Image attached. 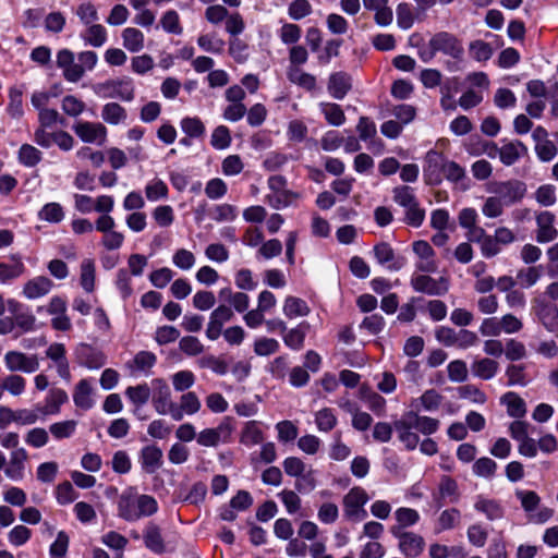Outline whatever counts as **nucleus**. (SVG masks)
<instances>
[{
  "label": "nucleus",
  "instance_id": "21",
  "mask_svg": "<svg viewBox=\"0 0 558 558\" xmlns=\"http://www.w3.org/2000/svg\"><path fill=\"white\" fill-rule=\"evenodd\" d=\"M527 154V147L521 141H510L500 147L499 159L505 166L514 165Z\"/></svg>",
  "mask_w": 558,
  "mask_h": 558
},
{
  "label": "nucleus",
  "instance_id": "5",
  "mask_svg": "<svg viewBox=\"0 0 558 558\" xmlns=\"http://www.w3.org/2000/svg\"><path fill=\"white\" fill-rule=\"evenodd\" d=\"M488 191L496 194L506 206H509L520 202L524 197L526 185L519 180H508L490 183Z\"/></svg>",
  "mask_w": 558,
  "mask_h": 558
},
{
  "label": "nucleus",
  "instance_id": "28",
  "mask_svg": "<svg viewBox=\"0 0 558 558\" xmlns=\"http://www.w3.org/2000/svg\"><path fill=\"white\" fill-rule=\"evenodd\" d=\"M68 393L62 389H51L46 398L45 405L38 408L43 415L58 414L60 407L68 401Z\"/></svg>",
  "mask_w": 558,
  "mask_h": 558
},
{
  "label": "nucleus",
  "instance_id": "63",
  "mask_svg": "<svg viewBox=\"0 0 558 558\" xmlns=\"http://www.w3.org/2000/svg\"><path fill=\"white\" fill-rule=\"evenodd\" d=\"M179 349L189 356H196L203 353L204 345L194 336H185L179 341Z\"/></svg>",
  "mask_w": 558,
  "mask_h": 558
},
{
  "label": "nucleus",
  "instance_id": "49",
  "mask_svg": "<svg viewBox=\"0 0 558 558\" xmlns=\"http://www.w3.org/2000/svg\"><path fill=\"white\" fill-rule=\"evenodd\" d=\"M337 416L329 408H324L316 412L315 423L319 432L328 433L337 425Z\"/></svg>",
  "mask_w": 558,
  "mask_h": 558
},
{
  "label": "nucleus",
  "instance_id": "6",
  "mask_svg": "<svg viewBox=\"0 0 558 558\" xmlns=\"http://www.w3.org/2000/svg\"><path fill=\"white\" fill-rule=\"evenodd\" d=\"M97 95L102 98H119L131 101L134 98V87L131 80H108L94 87Z\"/></svg>",
  "mask_w": 558,
  "mask_h": 558
},
{
  "label": "nucleus",
  "instance_id": "32",
  "mask_svg": "<svg viewBox=\"0 0 558 558\" xmlns=\"http://www.w3.org/2000/svg\"><path fill=\"white\" fill-rule=\"evenodd\" d=\"M438 497L446 502H457L460 498L458 483L452 477L444 475L438 485Z\"/></svg>",
  "mask_w": 558,
  "mask_h": 558
},
{
  "label": "nucleus",
  "instance_id": "36",
  "mask_svg": "<svg viewBox=\"0 0 558 558\" xmlns=\"http://www.w3.org/2000/svg\"><path fill=\"white\" fill-rule=\"evenodd\" d=\"M525 368L524 364H509L505 372L508 378L507 385L525 387L531 381Z\"/></svg>",
  "mask_w": 558,
  "mask_h": 558
},
{
  "label": "nucleus",
  "instance_id": "1",
  "mask_svg": "<svg viewBox=\"0 0 558 558\" xmlns=\"http://www.w3.org/2000/svg\"><path fill=\"white\" fill-rule=\"evenodd\" d=\"M439 425V420L420 415L413 410L404 412L399 420L393 422L398 439L408 450H414L420 444V436L413 432V428H416L424 436H429L438 430Z\"/></svg>",
  "mask_w": 558,
  "mask_h": 558
},
{
  "label": "nucleus",
  "instance_id": "51",
  "mask_svg": "<svg viewBox=\"0 0 558 558\" xmlns=\"http://www.w3.org/2000/svg\"><path fill=\"white\" fill-rule=\"evenodd\" d=\"M542 275V266H531L520 269L517 274V279L522 287L531 288L541 279Z\"/></svg>",
  "mask_w": 558,
  "mask_h": 558
},
{
  "label": "nucleus",
  "instance_id": "53",
  "mask_svg": "<svg viewBox=\"0 0 558 558\" xmlns=\"http://www.w3.org/2000/svg\"><path fill=\"white\" fill-rule=\"evenodd\" d=\"M76 426L77 422L74 420L57 422L49 426V432L56 439L61 440L70 438L75 433Z\"/></svg>",
  "mask_w": 558,
  "mask_h": 558
},
{
  "label": "nucleus",
  "instance_id": "56",
  "mask_svg": "<svg viewBox=\"0 0 558 558\" xmlns=\"http://www.w3.org/2000/svg\"><path fill=\"white\" fill-rule=\"evenodd\" d=\"M347 410L352 414V426L356 430L364 432L369 428L373 417L368 413L359 411V409L350 403H348Z\"/></svg>",
  "mask_w": 558,
  "mask_h": 558
},
{
  "label": "nucleus",
  "instance_id": "42",
  "mask_svg": "<svg viewBox=\"0 0 558 558\" xmlns=\"http://www.w3.org/2000/svg\"><path fill=\"white\" fill-rule=\"evenodd\" d=\"M17 159L23 166L32 168L40 162L41 151L33 145L23 144L19 149Z\"/></svg>",
  "mask_w": 558,
  "mask_h": 558
},
{
  "label": "nucleus",
  "instance_id": "48",
  "mask_svg": "<svg viewBox=\"0 0 558 558\" xmlns=\"http://www.w3.org/2000/svg\"><path fill=\"white\" fill-rule=\"evenodd\" d=\"M177 409L180 411L182 420L184 414L193 415L197 413L201 409V401L195 392L189 391L181 396L180 405H177Z\"/></svg>",
  "mask_w": 558,
  "mask_h": 558
},
{
  "label": "nucleus",
  "instance_id": "4",
  "mask_svg": "<svg viewBox=\"0 0 558 558\" xmlns=\"http://www.w3.org/2000/svg\"><path fill=\"white\" fill-rule=\"evenodd\" d=\"M368 501L367 493L362 487H353L343 497L344 515L351 521H362L367 512L364 506Z\"/></svg>",
  "mask_w": 558,
  "mask_h": 558
},
{
  "label": "nucleus",
  "instance_id": "44",
  "mask_svg": "<svg viewBox=\"0 0 558 558\" xmlns=\"http://www.w3.org/2000/svg\"><path fill=\"white\" fill-rule=\"evenodd\" d=\"M280 343L275 338L259 337L254 341L253 351L257 356H269L279 351Z\"/></svg>",
  "mask_w": 558,
  "mask_h": 558
},
{
  "label": "nucleus",
  "instance_id": "22",
  "mask_svg": "<svg viewBox=\"0 0 558 558\" xmlns=\"http://www.w3.org/2000/svg\"><path fill=\"white\" fill-rule=\"evenodd\" d=\"M472 374L483 380L494 378L499 371V363L490 357H482L471 364Z\"/></svg>",
  "mask_w": 558,
  "mask_h": 558
},
{
  "label": "nucleus",
  "instance_id": "60",
  "mask_svg": "<svg viewBox=\"0 0 558 558\" xmlns=\"http://www.w3.org/2000/svg\"><path fill=\"white\" fill-rule=\"evenodd\" d=\"M322 112L328 123L339 126L344 123L345 117L341 107L337 104H322Z\"/></svg>",
  "mask_w": 558,
  "mask_h": 558
},
{
  "label": "nucleus",
  "instance_id": "43",
  "mask_svg": "<svg viewBox=\"0 0 558 558\" xmlns=\"http://www.w3.org/2000/svg\"><path fill=\"white\" fill-rule=\"evenodd\" d=\"M125 396L136 408H140L148 402L150 388L147 384L130 386L125 390Z\"/></svg>",
  "mask_w": 558,
  "mask_h": 558
},
{
  "label": "nucleus",
  "instance_id": "57",
  "mask_svg": "<svg viewBox=\"0 0 558 558\" xmlns=\"http://www.w3.org/2000/svg\"><path fill=\"white\" fill-rule=\"evenodd\" d=\"M414 21H415V15H414L412 7L407 2L399 3L397 7V24H398V26L402 29H409L413 26Z\"/></svg>",
  "mask_w": 558,
  "mask_h": 558
},
{
  "label": "nucleus",
  "instance_id": "31",
  "mask_svg": "<svg viewBox=\"0 0 558 558\" xmlns=\"http://www.w3.org/2000/svg\"><path fill=\"white\" fill-rule=\"evenodd\" d=\"M73 401L77 408L88 410L94 405L92 398V387L87 379H82L73 392Z\"/></svg>",
  "mask_w": 558,
  "mask_h": 558
},
{
  "label": "nucleus",
  "instance_id": "12",
  "mask_svg": "<svg viewBox=\"0 0 558 558\" xmlns=\"http://www.w3.org/2000/svg\"><path fill=\"white\" fill-rule=\"evenodd\" d=\"M234 316L233 310L221 304L216 307L209 316V322L206 329V336L209 340H217L222 333V327L226 323L230 322Z\"/></svg>",
  "mask_w": 558,
  "mask_h": 558
},
{
  "label": "nucleus",
  "instance_id": "2",
  "mask_svg": "<svg viewBox=\"0 0 558 558\" xmlns=\"http://www.w3.org/2000/svg\"><path fill=\"white\" fill-rule=\"evenodd\" d=\"M118 515L126 522L151 517L158 511L157 500L146 494H138L136 487L125 488L118 498Z\"/></svg>",
  "mask_w": 558,
  "mask_h": 558
},
{
  "label": "nucleus",
  "instance_id": "38",
  "mask_svg": "<svg viewBox=\"0 0 558 558\" xmlns=\"http://www.w3.org/2000/svg\"><path fill=\"white\" fill-rule=\"evenodd\" d=\"M460 521L461 513L458 509H446L439 514L437 519L436 532L440 533L447 530L454 529L457 525H459Z\"/></svg>",
  "mask_w": 558,
  "mask_h": 558
},
{
  "label": "nucleus",
  "instance_id": "14",
  "mask_svg": "<svg viewBox=\"0 0 558 558\" xmlns=\"http://www.w3.org/2000/svg\"><path fill=\"white\" fill-rule=\"evenodd\" d=\"M412 288L429 295H442L448 291V281L445 278L436 280L427 275H418L411 279Z\"/></svg>",
  "mask_w": 558,
  "mask_h": 558
},
{
  "label": "nucleus",
  "instance_id": "33",
  "mask_svg": "<svg viewBox=\"0 0 558 558\" xmlns=\"http://www.w3.org/2000/svg\"><path fill=\"white\" fill-rule=\"evenodd\" d=\"M288 80L307 90L316 87V77L313 74L302 71L298 66H289L287 71Z\"/></svg>",
  "mask_w": 558,
  "mask_h": 558
},
{
  "label": "nucleus",
  "instance_id": "59",
  "mask_svg": "<svg viewBox=\"0 0 558 558\" xmlns=\"http://www.w3.org/2000/svg\"><path fill=\"white\" fill-rule=\"evenodd\" d=\"M447 372L448 378L452 383H463L469 375L466 363L462 360L451 361L447 366Z\"/></svg>",
  "mask_w": 558,
  "mask_h": 558
},
{
  "label": "nucleus",
  "instance_id": "30",
  "mask_svg": "<svg viewBox=\"0 0 558 558\" xmlns=\"http://www.w3.org/2000/svg\"><path fill=\"white\" fill-rule=\"evenodd\" d=\"M500 402L507 407V413L511 417H522L526 413L524 400L515 392H506Z\"/></svg>",
  "mask_w": 558,
  "mask_h": 558
},
{
  "label": "nucleus",
  "instance_id": "35",
  "mask_svg": "<svg viewBox=\"0 0 558 558\" xmlns=\"http://www.w3.org/2000/svg\"><path fill=\"white\" fill-rule=\"evenodd\" d=\"M101 118L105 122L117 125L123 123L128 113L126 110L117 102L106 104L101 109Z\"/></svg>",
  "mask_w": 558,
  "mask_h": 558
},
{
  "label": "nucleus",
  "instance_id": "58",
  "mask_svg": "<svg viewBox=\"0 0 558 558\" xmlns=\"http://www.w3.org/2000/svg\"><path fill=\"white\" fill-rule=\"evenodd\" d=\"M160 24L167 33L180 35L183 32L179 14L174 10L166 11L160 19Z\"/></svg>",
  "mask_w": 558,
  "mask_h": 558
},
{
  "label": "nucleus",
  "instance_id": "62",
  "mask_svg": "<svg viewBox=\"0 0 558 558\" xmlns=\"http://www.w3.org/2000/svg\"><path fill=\"white\" fill-rule=\"evenodd\" d=\"M197 44L203 50L213 53L221 52L225 47V41L215 34L201 35L197 39Z\"/></svg>",
  "mask_w": 558,
  "mask_h": 558
},
{
  "label": "nucleus",
  "instance_id": "20",
  "mask_svg": "<svg viewBox=\"0 0 558 558\" xmlns=\"http://www.w3.org/2000/svg\"><path fill=\"white\" fill-rule=\"evenodd\" d=\"M26 459L27 453L23 448L12 451L8 466L4 470L7 477L15 482L23 480Z\"/></svg>",
  "mask_w": 558,
  "mask_h": 558
},
{
  "label": "nucleus",
  "instance_id": "8",
  "mask_svg": "<svg viewBox=\"0 0 558 558\" xmlns=\"http://www.w3.org/2000/svg\"><path fill=\"white\" fill-rule=\"evenodd\" d=\"M391 534L398 538V548L408 558L418 557L425 547L424 538L413 532H403L399 527H391Z\"/></svg>",
  "mask_w": 558,
  "mask_h": 558
},
{
  "label": "nucleus",
  "instance_id": "55",
  "mask_svg": "<svg viewBox=\"0 0 558 558\" xmlns=\"http://www.w3.org/2000/svg\"><path fill=\"white\" fill-rule=\"evenodd\" d=\"M472 470L476 476L489 478L496 473L497 463L490 458L483 457L474 462Z\"/></svg>",
  "mask_w": 558,
  "mask_h": 558
},
{
  "label": "nucleus",
  "instance_id": "24",
  "mask_svg": "<svg viewBox=\"0 0 558 558\" xmlns=\"http://www.w3.org/2000/svg\"><path fill=\"white\" fill-rule=\"evenodd\" d=\"M143 537L145 546L153 553L162 554L166 550L161 529L157 524L148 522L144 530Z\"/></svg>",
  "mask_w": 558,
  "mask_h": 558
},
{
  "label": "nucleus",
  "instance_id": "27",
  "mask_svg": "<svg viewBox=\"0 0 558 558\" xmlns=\"http://www.w3.org/2000/svg\"><path fill=\"white\" fill-rule=\"evenodd\" d=\"M282 312L289 319L307 316L311 312L307 303L296 296H287L283 302Z\"/></svg>",
  "mask_w": 558,
  "mask_h": 558
},
{
  "label": "nucleus",
  "instance_id": "13",
  "mask_svg": "<svg viewBox=\"0 0 558 558\" xmlns=\"http://www.w3.org/2000/svg\"><path fill=\"white\" fill-rule=\"evenodd\" d=\"M73 131L84 143H98L106 141L107 129L99 122L78 121L73 125Z\"/></svg>",
  "mask_w": 558,
  "mask_h": 558
},
{
  "label": "nucleus",
  "instance_id": "15",
  "mask_svg": "<svg viewBox=\"0 0 558 558\" xmlns=\"http://www.w3.org/2000/svg\"><path fill=\"white\" fill-rule=\"evenodd\" d=\"M555 219V215L547 210L536 215V241L538 243H548L557 238L558 231L554 226Z\"/></svg>",
  "mask_w": 558,
  "mask_h": 558
},
{
  "label": "nucleus",
  "instance_id": "41",
  "mask_svg": "<svg viewBox=\"0 0 558 558\" xmlns=\"http://www.w3.org/2000/svg\"><path fill=\"white\" fill-rule=\"evenodd\" d=\"M264 439L262 429L257 421H250L245 424L242 434L241 442L246 446H254L260 444Z\"/></svg>",
  "mask_w": 558,
  "mask_h": 558
},
{
  "label": "nucleus",
  "instance_id": "29",
  "mask_svg": "<svg viewBox=\"0 0 558 558\" xmlns=\"http://www.w3.org/2000/svg\"><path fill=\"white\" fill-rule=\"evenodd\" d=\"M81 37L86 45L99 48L107 41V31L101 24L94 23L86 26Z\"/></svg>",
  "mask_w": 558,
  "mask_h": 558
},
{
  "label": "nucleus",
  "instance_id": "34",
  "mask_svg": "<svg viewBox=\"0 0 558 558\" xmlns=\"http://www.w3.org/2000/svg\"><path fill=\"white\" fill-rule=\"evenodd\" d=\"M123 46L131 52H138L144 48V34L135 27H126L121 34Z\"/></svg>",
  "mask_w": 558,
  "mask_h": 558
},
{
  "label": "nucleus",
  "instance_id": "3",
  "mask_svg": "<svg viewBox=\"0 0 558 558\" xmlns=\"http://www.w3.org/2000/svg\"><path fill=\"white\" fill-rule=\"evenodd\" d=\"M98 62V56L95 51L85 50L75 54L70 49H61L57 53V66L62 70V75L70 83H77L82 80L86 71H92Z\"/></svg>",
  "mask_w": 558,
  "mask_h": 558
},
{
  "label": "nucleus",
  "instance_id": "50",
  "mask_svg": "<svg viewBox=\"0 0 558 558\" xmlns=\"http://www.w3.org/2000/svg\"><path fill=\"white\" fill-rule=\"evenodd\" d=\"M392 194L393 201L405 209L417 203L414 190L408 185L396 186Z\"/></svg>",
  "mask_w": 558,
  "mask_h": 558
},
{
  "label": "nucleus",
  "instance_id": "25",
  "mask_svg": "<svg viewBox=\"0 0 558 558\" xmlns=\"http://www.w3.org/2000/svg\"><path fill=\"white\" fill-rule=\"evenodd\" d=\"M310 328L307 323H302L299 326L286 330L282 336L283 343L294 351H300L304 347L306 332Z\"/></svg>",
  "mask_w": 558,
  "mask_h": 558
},
{
  "label": "nucleus",
  "instance_id": "64",
  "mask_svg": "<svg viewBox=\"0 0 558 558\" xmlns=\"http://www.w3.org/2000/svg\"><path fill=\"white\" fill-rule=\"evenodd\" d=\"M75 13L85 26L96 23L99 19L97 8L92 2L81 3Z\"/></svg>",
  "mask_w": 558,
  "mask_h": 558
},
{
  "label": "nucleus",
  "instance_id": "19",
  "mask_svg": "<svg viewBox=\"0 0 558 558\" xmlns=\"http://www.w3.org/2000/svg\"><path fill=\"white\" fill-rule=\"evenodd\" d=\"M53 287V282L45 276H38L28 280L23 288V294L28 300L47 295Z\"/></svg>",
  "mask_w": 558,
  "mask_h": 558
},
{
  "label": "nucleus",
  "instance_id": "23",
  "mask_svg": "<svg viewBox=\"0 0 558 558\" xmlns=\"http://www.w3.org/2000/svg\"><path fill=\"white\" fill-rule=\"evenodd\" d=\"M351 89V77L344 72L332 73L328 81V92L336 99H342Z\"/></svg>",
  "mask_w": 558,
  "mask_h": 558
},
{
  "label": "nucleus",
  "instance_id": "39",
  "mask_svg": "<svg viewBox=\"0 0 558 558\" xmlns=\"http://www.w3.org/2000/svg\"><path fill=\"white\" fill-rule=\"evenodd\" d=\"M542 324L549 331L558 330V307L551 304H544L537 311Z\"/></svg>",
  "mask_w": 558,
  "mask_h": 558
},
{
  "label": "nucleus",
  "instance_id": "11",
  "mask_svg": "<svg viewBox=\"0 0 558 558\" xmlns=\"http://www.w3.org/2000/svg\"><path fill=\"white\" fill-rule=\"evenodd\" d=\"M4 363L10 372L34 373L39 368L37 355H27L20 351H9L4 355Z\"/></svg>",
  "mask_w": 558,
  "mask_h": 558
},
{
  "label": "nucleus",
  "instance_id": "10",
  "mask_svg": "<svg viewBox=\"0 0 558 558\" xmlns=\"http://www.w3.org/2000/svg\"><path fill=\"white\" fill-rule=\"evenodd\" d=\"M156 393L153 397L154 408L159 414H170L174 421H181V413L177 404L171 401V393L168 385L162 379L154 381Z\"/></svg>",
  "mask_w": 558,
  "mask_h": 558
},
{
  "label": "nucleus",
  "instance_id": "7",
  "mask_svg": "<svg viewBox=\"0 0 558 558\" xmlns=\"http://www.w3.org/2000/svg\"><path fill=\"white\" fill-rule=\"evenodd\" d=\"M429 48L442 52L456 60H461L464 54L462 43L451 33H436L428 41Z\"/></svg>",
  "mask_w": 558,
  "mask_h": 558
},
{
  "label": "nucleus",
  "instance_id": "17",
  "mask_svg": "<svg viewBox=\"0 0 558 558\" xmlns=\"http://www.w3.org/2000/svg\"><path fill=\"white\" fill-rule=\"evenodd\" d=\"M366 10L374 12V21L378 26H388L393 21V12L388 0H362Z\"/></svg>",
  "mask_w": 558,
  "mask_h": 558
},
{
  "label": "nucleus",
  "instance_id": "26",
  "mask_svg": "<svg viewBox=\"0 0 558 558\" xmlns=\"http://www.w3.org/2000/svg\"><path fill=\"white\" fill-rule=\"evenodd\" d=\"M374 255L380 265H386L389 270H399L402 266L396 258L393 248L386 242L374 246Z\"/></svg>",
  "mask_w": 558,
  "mask_h": 558
},
{
  "label": "nucleus",
  "instance_id": "18",
  "mask_svg": "<svg viewBox=\"0 0 558 558\" xmlns=\"http://www.w3.org/2000/svg\"><path fill=\"white\" fill-rule=\"evenodd\" d=\"M162 450L155 446L149 445L142 448L140 452V463L142 469L148 473H155L162 465Z\"/></svg>",
  "mask_w": 558,
  "mask_h": 558
},
{
  "label": "nucleus",
  "instance_id": "46",
  "mask_svg": "<svg viewBox=\"0 0 558 558\" xmlns=\"http://www.w3.org/2000/svg\"><path fill=\"white\" fill-rule=\"evenodd\" d=\"M95 263L93 259H84L81 264V286L86 292H93L95 289Z\"/></svg>",
  "mask_w": 558,
  "mask_h": 558
},
{
  "label": "nucleus",
  "instance_id": "9",
  "mask_svg": "<svg viewBox=\"0 0 558 558\" xmlns=\"http://www.w3.org/2000/svg\"><path fill=\"white\" fill-rule=\"evenodd\" d=\"M233 432V426L229 417L215 428H205L198 433L196 439L198 445L204 447H216L220 442H228Z\"/></svg>",
  "mask_w": 558,
  "mask_h": 558
},
{
  "label": "nucleus",
  "instance_id": "16",
  "mask_svg": "<svg viewBox=\"0 0 558 558\" xmlns=\"http://www.w3.org/2000/svg\"><path fill=\"white\" fill-rule=\"evenodd\" d=\"M77 361L81 365L89 368L97 369L106 364V354L89 344H80L76 349Z\"/></svg>",
  "mask_w": 558,
  "mask_h": 558
},
{
  "label": "nucleus",
  "instance_id": "47",
  "mask_svg": "<svg viewBox=\"0 0 558 558\" xmlns=\"http://www.w3.org/2000/svg\"><path fill=\"white\" fill-rule=\"evenodd\" d=\"M21 305L15 301L9 302V311L14 314V325L16 324L24 331H29L34 328L35 316L29 313H20Z\"/></svg>",
  "mask_w": 558,
  "mask_h": 558
},
{
  "label": "nucleus",
  "instance_id": "45",
  "mask_svg": "<svg viewBox=\"0 0 558 558\" xmlns=\"http://www.w3.org/2000/svg\"><path fill=\"white\" fill-rule=\"evenodd\" d=\"M474 507L477 511L483 512L488 520H498L504 517L502 507L495 500L481 498Z\"/></svg>",
  "mask_w": 558,
  "mask_h": 558
},
{
  "label": "nucleus",
  "instance_id": "54",
  "mask_svg": "<svg viewBox=\"0 0 558 558\" xmlns=\"http://www.w3.org/2000/svg\"><path fill=\"white\" fill-rule=\"evenodd\" d=\"M145 195L148 201L156 202L158 199L167 198L168 186L160 179H154L145 186Z\"/></svg>",
  "mask_w": 558,
  "mask_h": 558
},
{
  "label": "nucleus",
  "instance_id": "52",
  "mask_svg": "<svg viewBox=\"0 0 558 558\" xmlns=\"http://www.w3.org/2000/svg\"><path fill=\"white\" fill-rule=\"evenodd\" d=\"M440 170L450 182H459L465 178V169L453 160H441Z\"/></svg>",
  "mask_w": 558,
  "mask_h": 558
},
{
  "label": "nucleus",
  "instance_id": "61",
  "mask_svg": "<svg viewBox=\"0 0 558 558\" xmlns=\"http://www.w3.org/2000/svg\"><path fill=\"white\" fill-rule=\"evenodd\" d=\"M8 112L14 119H20L24 114L22 90L17 88L10 89Z\"/></svg>",
  "mask_w": 558,
  "mask_h": 558
},
{
  "label": "nucleus",
  "instance_id": "37",
  "mask_svg": "<svg viewBox=\"0 0 558 558\" xmlns=\"http://www.w3.org/2000/svg\"><path fill=\"white\" fill-rule=\"evenodd\" d=\"M442 401V396L435 389L426 390L420 398L412 400V407L417 408L420 404L423 410L433 412L438 410Z\"/></svg>",
  "mask_w": 558,
  "mask_h": 558
},
{
  "label": "nucleus",
  "instance_id": "40",
  "mask_svg": "<svg viewBox=\"0 0 558 558\" xmlns=\"http://www.w3.org/2000/svg\"><path fill=\"white\" fill-rule=\"evenodd\" d=\"M38 218L50 223H59L64 219V210L59 203H47L38 211Z\"/></svg>",
  "mask_w": 558,
  "mask_h": 558
}]
</instances>
